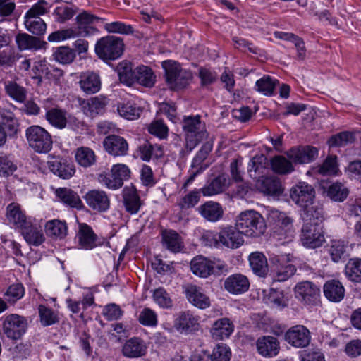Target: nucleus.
Segmentation results:
<instances>
[{"instance_id": "f257e3e1", "label": "nucleus", "mask_w": 361, "mask_h": 361, "mask_svg": "<svg viewBox=\"0 0 361 361\" xmlns=\"http://www.w3.org/2000/svg\"><path fill=\"white\" fill-rule=\"evenodd\" d=\"M182 126L185 135V149L180 151V154L184 157L207 138L208 133L199 115L184 116Z\"/></svg>"}, {"instance_id": "f03ea898", "label": "nucleus", "mask_w": 361, "mask_h": 361, "mask_svg": "<svg viewBox=\"0 0 361 361\" xmlns=\"http://www.w3.org/2000/svg\"><path fill=\"white\" fill-rule=\"evenodd\" d=\"M167 85L171 90H180L187 87L191 82L193 75L188 69L183 68L180 64L174 61H165L162 63Z\"/></svg>"}, {"instance_id": "7ed1b4c3", "label": "nucleus", "mask_w": 361, "mask_h": 361, "mask_svg": "<svg viewBox=\"0 0 361 361\" xmlns=\"http://www.w3.org/2000/svg\"><path fill=\"white\" fill-rule=\"evenodd\" d=\"M235 224L243 235L252 238L261 236L267 228L263 216L255 210L242 212L238 216Z\"/></svg>"}, {"instance_id": "20e7f679", "label": "nucleus", "mask_w": 361, "mask_h": 361, "mask_svg": "<svg viewBox=\"0 0 361 361\" xmlns=\"http://www.w3.org/2000/svg\"><path fill=\"white\" fill-rule=\"evenodd\" d=\"M293 259L290 255H273L269 257V276L274 282H284L296 272V267L290 262Z\"/></svg>"}, {"instance_id": "39448f33", "label": "nucleus", "mask_w": 361, "mask_h": 361, "mask_svg": "<svg viewBox=\"0 0 361 361\" xmlns=\"http://www.w3.org/2000/svg\"><path fill=\"white\" fill-rule=\"evenodd\" d=\"M25 137L28 145L35 152L40 154L49 152L53 145L51 135L44 128L33 125L25 130Z\"/></svg>"}, {"instance_id": "423d86ee", "label": "nucleus", "mask_w": 361, "mask_h": 361, "mask_svg": "<svg viewBox=\"0 0 361 361\" xmlns=\"http://www.w3.org/2000/svg\"><path fill=\"white\" fill-rule=\"evenodd\" d=\"M124 44L120 37L110 35L101 38L95 44V52L102 59L116 60L121 56Z\"/></svg>"}, {"instance_id": "0eeeda50", "label": "nucleus", "mask_w": 361, "mask_h": 361, "mask_svg": "<svg viewBox=\"0 0 361 361\" xmlns=\"http://www.w3.org/2000/svg\"><path fill=\"white\" fill-rule=\"evenodd\" d=\"M237 226H226L221 228L216 234L209 233L207 238H211L214 243H220L221 245L230 249H237L244 243V239Z\"/></svg>"}, {"instance_id": "6e6552de", "label": "nucleus", "mask_w": 361, "mask_h": 361, "mask_svg": "<svg viewBox=\"0 0 361 361\" xmlns=\"http://www.w3.org/2000/svg\"><path fill=\"white\" fill-rule=\"evenodd\" d=\"M294 293L295 298L305 305L316 306L319 303L320 288L312 281L298 283L294 288Z\"/></svg>"}, {"instance_id": "1a4fd4ad", "label": "nucleus", "mask_w": 361, "mask_h": 361, "mask_svg": "<svg viewBox=\"0 0 361 361\" xmlns=\"http://www.w3.org/2000/svg\"><path fill=\"white\" fill-rule=\"evenodd\" d=\"M212 148L213 142L210 140L207 141L202 145L201 148L192 160L190 169L189 170L190 176L185 182L183 188H186L195 180L197 175L202 173L209 167V164H205L204 161L212 152Z\"/></svg>"}, {"instance_id": "9d476101", "label": "nucleus", "mask_w": 361, "mask_h": 361, "mask_svg": "<svg viewBox=\"0 0 361 361\" xmlns=\"http://www.w3.org/2000/svg\"><path fill=\"white\" fill-rule=\"evenodd\" d=\"M28 326L26 317L17 314L5 317L3 322V331L6 336L12 340H18L25 334Z\"/></svg>"}, {"instance_id": "9b49d317", "label": "nucleus", "mask_w": 361, "mask_h": 361, "mask_svg": "<svg viewBox=\"0 0 361 361\" xmlns=\"http://www.w3.org/2000/svg\"><path fill=\"white\" fill-rule=\"evenodd\" d=\"M76 32L78 36L87 37L94 35L98 30L96 25L103 23L104 19L100 18L89 11L82 10L75 17Z\"/></svg>"}, {"instance_id": "f8f14e48", "label": "nucleus", "mask_w": 361, "mask_h": 361, "mask_svg": "<svg viewBox=\"0 0 361 361\" xmlns=\"http://www.w3.org/2000/svg\"><path fill=\"white\" fill-rule=\"evenodd\" d=\"M300 240L307 248L315 249L321 247L325 241L322 226L318 224H304L301 230Z\"/></svg>"}, {"instance_id": "ddd939ff", "label": "nucleus", "mask_w": 361, "mask_h": 361, "mask_svg": "<svg viewBox=\"0 0 361 361\" xmlns=\"http://www.w3.org/2000/svg\"><path fill=\"white\" fill-rule=\"evenodd\" d=\"M292 200L302 208H306L313 204L315 197V190L312 185L299 182L290 189Z\"/></svg>"}, {"instance_id": "4468645a", "label": "nucleus", "mask_w": 361, "mask_h": 361, "mask_svg": "<svg viewBox=\"0 0 361 361\" xmlns=\"http://www.w3.org/2000/svg\"><path fill=\"white\" fill-rule=\"evenodd\" d=\"M87 205L95 212H105L110 207V198L105 191L89 190L83 197Z\"/></svg>"}, {"instance_id": "2eb2a0df", "label": "nucleus", "mask_w": 361, "mask_h": 361, "mask_svg": "<svg viewBox=\"0 0 361 361\" xmlns=\"http://www.w3.org/2000/svg\"><path fill=\"white\" fill-rule=\"evenodd\" d=\"M286 155L296 164H308L313 161L318 156V150L312 146H300L290 149Z\"/></svg>"}, {"instance_id": "dca6fc26", "label": "nucleus", "mask_w": 361, "mask_h": 361, "mask_svg": "<svg viewBox=\"0 0 361 361\" xmlns=\"http://www.w3.org/2000/svg\"><path fill=\"white\" fill-rule=\"evenodd\" d=\"M286 341L296 348H305L310 342V332L303 325H296L290 328L285 334Z\"/></svg>"}, {"instance_id": "f3484780", "label": "nucleus", "mask_w": 361, "mask_h": 361, "mask_svg": "<svg viewBox=\"0 0 361 361\" xmlns=\"http://www.w3.org/2000/svg\"><path fill=\"white\" fill-rule=\"evenodd\" d=\"M21 234L30 245L39 246L45 241L42 226L31 219L21 228Z\"/></svg>"}, {"instance_id": "a211bd4d", "label": "nucleus", "mask_w": 361, "mask_h": 361, "mask_svg": "<svg viewBox=\"0 0 361 361\" xmlns=\"http://www.w3.org/2000/svg\"><path fill=\"white\" fill-rule=\"evenodd\" d=\"M224 287L231 294L240 295L248 290L250 281L246 276L234 274L225 279Z\"/></svg>"}, {"instance_id": "6ab92c4d", "label": "nucleus", "mask_w": 361, "mask_h": 361, "mask_svg": "<svg viewBox=\"0 0 361 361\" xmlns=\"http://www.w3.org/2000/svg\"><path fill=\"white\" fill-rule=\"evenodd\" d=\"M48 167L53 173L63 179L71 178L75 169L72 162L60 157H54L47 162Z\"/></svg>"}, {"instance_id": "aec40b11", "label": "nucleus", "mask_w": 361, "mask_h": 361, "mask_svg": "<svg viewBox=\"0 0 361 361\" xmlns=\"http://www.w3.org/2000/svg\"><path fill=\"white\" fill-rule=\"evenodd\" d=\"M184 293L188 300L200 309H206L210 306V299L206 295L202 288L192 284L185 287Z\"/></svg>"}, {"instance_id": "412c9836", "label": "nucleus", "mask_w": 361, "mask_h": 361, "mask_svg": "<svg viewBox=\"0 0 361 361\" xmlns=\"http://www.w3.org/2000/svg\"><path fill=\"white\" fill-rule=\"evenodd\" d=\"M256 187L267 195L279 196L283 192L281 183L276 176H262L257 180Z\"/></svg>"}, {"instance_id": "4be33fe9", "label": "nucleus", "mask_w": 361, "mask_h": 361, "mask_svg": "<svg viewBox=\"0 0 361 361\" xmlns=\"http://www.w3.org/2000/svg\"><path fill=\"white\" fill-rule=\"evenodd\" d=\"M103 145L109 154L115 157L126 155L128 150L127 141L123 137L115 135L105 137Z\"/></svg>"}, {"instance_id": "5701e85b", "label": "nucleus", "mask_w": 361, "mask_h": 361, "mask_svg": "<svg viewBox=\"0 0 361 361\" xmlns=\"http://www.w3.org/2000/svg\"><path fill=\"white\" fill-rule=\"evenodd\" d=\"M123 204L126 211L130 214H136L140 209L142 202L137 190L131 187H126L123 190Z\"/></svg>"}, {"instance_id": "b1692460", "label": "nucleus", "mask_w": 361, "mask_h": 361, "mask_svg": "<svg viewBox=\"0 0 361 361\" xmlns=\"http://www.w3.org/2000/svg\"><path fill=\"white\" fill-rule=\"evenodd\" d=\"M79 245L85 250H91L97 245V236L92 228L85 223L78 224V231L76 235Z\"/></svg>"}, {"instance_id": "393cba45", "label": "nucleus", "mask_w": 361, "mask_h": 361, "mask_svg": "<svg viewBox=\"0 0 361 361\" xmlns=\"http://www.w3.org/2000/svg\"><path fill=\"white\" fill-rule=\"evenodd\" d=\"M79 84L85 94H92L100 90L102 81L98 73L87 71L81 74Z\"/></svg>"}, {"instance_id": "a878e982", "label": "nucleus", "mask_w": 361, "mask_h": 361, "mask_svg": "<svg viewBox=\"0 0 361 361\" xmlns=\"http://www.w3.org/2000/svg\"><path fill=\"white\" fill-rule=\"evenodd\" d=\"M122 352L126 357L137 358L145 355L147 346L142 339L138 337H133L126 341L123 346Z\"/></svg>"}, {"instance_id": "bb28decb", "label": "nucleus", "mask_w": 361, "mask_h": 361, "mask_svg": "<svg viewBox=\"0 0 361 361\" xmlns=\"http://www.w3.org/2000/svg\"><path fill=\"white\" fill-rule=\"evenodd\" d=\"M109 101L106 97L102 95L92 97L87 99V102H83L82 111L86 116L94 117L105 111Z\"/></svg>"}, {"instance_id": "cd10ccee", "label": "nucleus", "mask_w": 361, "mask_h": 361, "mask_svg": "<svg viewBox=\"0 0 361 361\" xmlns=\"http://www.w3.org/2000/svg\"><path fill=\"white\" fill-rule=\"evenodd\" d=\"M229 185V179L226 174L221 173L212 178L201 188L204 196H212L223 192Z\"/></svg>"}, {"instance_id": "c85d7f7f", "label": "nucleus", "mask_w": 361, "mask_h": 361, "mask_svg": "<svg viewBox=\"0 0 361 361\" xmlns=\"http://www.w3.org/2000/svg\"><path fill=\"white\" fill-rule=\"evenodd\" d=\"M257 348L260 355L269 357L277 355L280 349L278 339L271 336L259 338L257 341Z\"/></svg>"}, {"instance_id": "c756f323", "label": "nucleus", "mask_w": 361, "mask_h": 361, "mask_svg": "<svg viewBox=\"0 0 361 361\" xmlns=\"http://www.w3.org/2000/svg\"><path fill=\"white\" fill-rule=\"evenodd\" d=\"M201 216L208 221L216 222L224 215L222 206L214 201H207L197 209Z\"/></svg>"}, {"instance_id": "7c9ffc66", "label": "nucleus", "mask_w": 361, "mask_h": 361, "mask_svg": "<svg viewBox=\"0 0 361 361\" xmlns=\"http://www.w3.org/2000/svg\"><path fill=\"white\" fill-rule=\"evenodd\" d=\"M190 269L196 276L207 278L213 272L214 263L206 257L199 255L190 262Z\"/></svg>"}, {"instance_id": "2f4dec72", "label": "nucleus", "mask_w": 361, "mask_h": 361, "mask_svg": "<svg viewBox=\"0 0 361 361\" xmlns=\"http://www.w3.org/2000/svg\"><path fill=\"white\" fill-rule=\"evenodd\" d=\"M270 164L268 159L264 154L255 156L249 163L248 173L250 176L255 179L258 180L262 176H264L266 171Z\"/></svg>"}, {"instance_id": "473e14b6", "label": "nucleus", "mask_w": 361, "mask_h": 361, "mask_svg": "<svg viewBox=\"0 0 361 361\" xmlns=\"http://www.w3.org/2000/svg\"><path fill=\"white\" fill-rule=\"evenodd\" d=\"M250 266L255 274L259 277H265L269 274L267 259L259 252H252L249 256Z\"/></svg>"}, {"instance_id": "72a5a7b5", "label": "nucleus", "mask_w": 361, "mask_h": 361, "mask_svg": "<svg viewBox=\"0 0 361 361\" xmlns=\"http://www.w3.org/2000/svg\"><path fill=\"white\" fill-rule=\"evenodd\" d=\"M324 296L331 302H338L343 300L345 288L338 280L327 281L323 287Z\"/></svg>"}, {"instance_id": "f704fd0d", "label": "nucleus", "mask_w": 361, "mask_h": 361, "mask_svg": "<svg viewBox=\"0 0 361 361\" xmlns=\"http://www.w3.org/2000/svg\"><path fill=\"white\" fill-rule=\"evenodd\" d=\"M233 331V325L228 318L215 321L210 330L212 336L216 340L228 338Z\"/></svg>"}, {"instance_id": "c9c22d12", "label": "nucleus", "mask_w": 361, "mask_h": 361, "mask_svg": "<svg viewBox=\"0 0 361 361\" xmlns=\"http://www.w3.org/2000/svg\"><path fill=\"white\" fill-rule=\"evenodd\" d=\"M47 110L45 118L52 126L58 129H63L68 123L67 112L59 108H50L44 106Z\"/></svg>"}, {"instance_id": "e433bc0d", "label": "nucleus", "mask_w": 361, "mask_h": 361, "mask_svg": "<svg viewBox=\"0 0 361 361\" xmlns=\"http://www.w3.org/2000/svg\"><path fill=\"white\" fill-rule=\"evenodd\" d=\"M16 42L20 50L37 51L44 47L45 42L27 33H20L16 37Z\"/></svg>"}, {"instance_id": "4c0bfd02", "label": "nucleus", "mask_w": 361, "mask_h": 361, "mask_svg": "<svg viewBox=\"0 0 361 361\" xmlns=\"http://www.w3.org/2000/svg\"><path fill=\"white\" fill-rule=\"evenodd\" d=\"M174 326L180 332H191L198 329L197 319L189 312H180L175 319Z\"/></svg>"}, {"instance_id": "58836bf2", "label": "nucleus", "mask_w": 361, "mask_h": 361, "mask_svg": "<svg viewBox=\"0 0 361 361\" xmlns=\"http://www.w3.org/2000/svg\"><path fill=\"white\" fill-rule=\"evenodd\" d=\"M324 192H326L327 196L336 202H343L348 195V188L341 183H334L329 184L324 182L321 184Z\"/></svg>"}, {"instance_id": "ea45409f", "label": "nucleus", "mask_w": 361, "mask_h": 361, "mask_svg": "<svg viewBox=\"0 0 361 361\" xmlns=\"http://www.w3.org/2000/svg\"><path fill=\"white\" fill-rule=\"evenodd\" d=\"M6 218L10 224L22 228L30 219H27L18 204L11 203L6 208Z\"/></svg>"}, {"instance_id": "a19ab883", "label": "nucleus", "mask_w": 361, "mask_h": 361, "mask_svg": "<svg viewBox=\"0 0 361 361\" xmlns=\"http://www.w3.org/2000/svg\"><path fill=\"white\" fill-rule=\"evenodd\" d=\"M163 245L173 252H179L184 247L183 240L179 234L173 230L162 231Z\"/></svg>"}, {"instance_id": "79ce46f5", "label": "nucleus", "mask_w": 361, "mask_h": 361, "mask_svg": "<svg viewBox=\"0 0 361 361\" xmlns=\"http://www.w3.org/2000/svg\"><path fill=\"white\" fill-rule=\"evenodd\" d=\"M44 228L47 235L54 239L64 238L68 232L66 223L59 219L48 221Z\"/></svg>"}, {"instance_id": "37998d69", "label": "nucleus", "mask_w": 361, "mask_h": 361, "mask_svg": "<svg viewBox=\"0 0 361 361\" xmlns=\"http://www.w3.org/2000/svg\"><path fill=\"white\" fill-rule=\"evenodd\" d=\"M135 83L146 87H152L156 82V75L152 69L146 66H140L135 69Z\"/></svg>"}, {"instance_id": "c03bdc74", "label": "nucleus", "mask_w": 361, "mask_h": 361, "mask_svg": "<svg viewBox=\"0 0 361 361\" xmlns=\"http://www.w3.org/2000/svg\"><path fill=\"white\" fill-rule=\"evenodd\" d=\"M56 196L65 204L77 209H81L82 202L77 192L68 188H59L56 191Z\"/></svg>"}, {"instance_id": "a18cd8bd", "label": "nucleus", "mask_w": 361, "mask_h": 361, "mask_svg": "<svg viewBox=\"0 0 361 361\" xmlns=\"http://www.w3.org/2000/svg\"><path fill=\"white\" fill-rule=\"evenodd\" d=\"M116 71L122 83L128 86L135 84V73L130 62L127 61L120 62L116 67Z\"/></svg>"}, {"instance_id": "49530a36", "label": "nucleus", "mask_w": 361, "mask_h": 361, "mask_svg": "<svg viewBox=\"0 0 361 361\" xmlns=\"http://www.w3.org/2000/svg\"><path fill=\"white\" fill-rule=\"evenodd\" d=\"M138 150L140 158L145 161H149L152 157L156 159L160 158L164 154L160 145H153L148 141H145L141 144L138 147Z\"/></svg>"}, {"instance_id": "de8ad7c7", "label": "nucleus", "mask_w": 361, "mask_h": 361, "mask_svg": "<svg viewBox=\"0 0 361 361\" xmlns=\"http://www.w3.org/2000/svg\"><path fill=\"white\" fill-rule=\"evenodd\" d=\"M302 209L304 211L302 215L304 224H318L320 225L324 219L323 209L321 206L313 203L312 205Z\"/></svg>"}, {"instance_id": "09e8293b", "label": "nucleus", "mask_w": 361, "mask_h": 361, "mask_svg": "<svg viewBox=\"0 0 361 361\" xmlns=\"http://www.w3.org/2000/svg\"><path fill=\"white\" fill-rule=\"evenodd\" d=\"M5 92L13 100L23 103L27 97V90L14 81L5 82Z\"/></svg>"}, {"instance_id": "8fccbe9b", "label": "nucleus", "mask_w": 361, "mask_h": 361, "mask_svg": "<svg viewBox=\"0 0 361 361\" xmlns=\"http://www.w3.org/2000/svg\"><path fill=\"white\" fill-rule=\"evenodd\" d=\"M270 165L273 171L279 174H287L294 170L292 163L286 157L278 155L270 161Z\"/></svg>"}, {"instance_id": "3c124183", "label": "nucleus", "mask_w": 361, "mask_h": 361, "mask_svg": "<svg viewBox=\"0 0 361 361\" xmlns=\"http://www.w3.org/2000/svg\"><path fill=\"white\" fill-rule=\"evenodd\" d=\"M345 274L347 278L355 283L361 282V259H350L345 265Z\"/></svg>"}, {"instance_id": "603ef678", "label": "nucleus", "mask_w": 361, "mask_h": 361, "mask_svg": "<svg viewBox=\"0 0 361 361\" xmlns=\"http://www.w3.org/2000/svg\"><path fill=\"white\" fill-rule=\"evenodd\" d=\"M347 247V243L345 241L341 240H331L329 249L331 259L335 262H338L345 259L348 256L346 253Z\"/></svg>"}, {"instance_id": "864d4df0", "label": "nucleus", "mask_w": 361, "mask_h": 361, "mask_svg": "<svg viewBox=\"0 0 361 361\" xmlns=\"http://www.w3.org/2000/svg\"><path fill=\"white\" fill-rule=\"evenodd\" d=\"M152 298L154 302L161 308L171 309L173 307V300L171 295L163 287H159L153 290Z\"/></svg>"}, {"instance_id": "5fc2aeb1", "label": "nucleus", "mask_w": 361, "mask_h": 361, "mask_svg": "<svg viewBox=\"0 0 361 361\" xmlns=\"http://www.w3.org/2000/svg\"><path fill=\"white\" fill-rule=\"evenodd\" d=\"M52 56L56 61L61 64H69L73 61L76 54L74 49L61 46L56 49Z\"/></svg>"}, {"instance_id": "6e6d98bb", "label": "nucleus", "mask_w": 361, "mask_h": 361, "mask_svg": "<svg viewBox=\"0 0 361 361\" xmlns=\"http://www.w3.org/2000/svg\"><path fill=\"white\" fill-rule=\"evenodd\" d=\"M77 162L83 167H89L93 165L96 161L93 150L89 147H81L75 152Z\"/></svg>"}, {"instance_id": "4d7b16f0", "label": "nucleus", "mask_w": 361, "mask_h": 361, "mask_svg": "<svg viewBox=\"0 0 361 361\" xmlns=\"http://www.w3.org/2000/svg\"><path fill=\"white\" fill-rule=\"evenodd\" d=\"M355 140V134L350 131H343L330 137L328 141L329 147H344L353 143Z\"/></svg>"}, {"instance_id": "13d9d810", "label": "nucleus", "mask_w": 361, "mask_h": 361, "mask_svg": "<svg viewBox=\"0 0 361 361\" xmlns=\"http://www.w3.org/2000/svg\"><path fill=\"white\" fill-rule=\"evenodd\" d=\"M278 80L269 75H264L255 83L256 90L266 96H271L274 93Z\"/></svg>"}, {"instance_id": "bf43d9fd", "label": "nucleus", "mask_w": 361, "mask_h": 361, "mask_svg": "<svg viewBox=\"0 0 361 361\" xmlns=\"http://www.w3.org/2000/svg\"><path fill=\"white\" fill-rule=\"evenodd\" d=\"M117 110L122 117L128 120L138 118L142 113V109L140 107L130 102L118 104Z\"/></svg>"}, {"instance_id": "052dcab7", "label": "nucleus", "mask_w": 361, "mask_h": 361, "mask_svg": "<svg viewBox=\"0 0 361 361\" xmlns=\"http://www.w3.org/2000/svg\"><path fill=\"white\" fill-rule=\"evenodd\" d=\"M40 322L43 326H48L59 322L58 315L50 308L43 305L38 307Z\"/></svg>"}, {"instance_id": "680f3d73", "label": "nucleus", "mask_w": 361, "mask_h": 361, "mask_svg": "<svg viewBox=\"0 0 361 361\" xmlns=\"http://www.w3.org/2000/svg\"><path fill=\"white\" fill-rule=\"evenodd\" d=\"M25 25L27 30L36 35H42L45 33L47 25L40 18H25Z\"/></svg>"}, {"instance_id": "e2e57ef3", "label": "nucleus", "mask_w": 361, "mask_h": 361, "mask_svg": "<svg viewBox=\"0 0 361 361\" xmlns=\"http://www.w3.org/2000/svg\"><path fill=\"white\" fill-rule=\"evenodd\" d=\"M201 189L192 190L179 200L178 204L181 209H188L194 207L200 201Z\"/></svg>"}, {"instance_id": "0e129e2a", "label": "nucleus", "mask_w": 361, "mask_h": 361, "mask_svg": "<svg viewBox=\"0 0 361 361\" xmlns=\"http://www.w3.org/2000/svg\"><path fill=\"white\" fill-rule=\"evenodd\" d=\"M139 322L145 326H156L158 323L157 314L152 309L145 307L139 314Z\"/></svg>"}, {"instance_id": "69168bd1", "label": "nucleus", "mask_w": 361, "mask_h": 361, "mask_svg": "<svg viewBox=\"0 0 361 361\" xmlns=\"http://www.w3.org/2000/svg\"><path fill=\"white\" fill-rule=\"evenodd\" d=\"M338 170L336 156H329L319 166L318 172L322 175H334Z\"/></svg>"}, {"instance_id": "338daca9", "label": "nucleus", "mask_w": 361, "mask_h": 361, "mask_svg": "<svg viewBox=\"0 0 361 361\" xmlns=\"http://www.w3.org/2000/svg\"><path fill=\"white\" fill-rule=\"evenodd\" d=\"M231 352L224 343L216 345L211 355V361H230Z\"/></svg>"}, {"instance_id": "774afa93", "label": "nucleus", "mask_w": 361, "mask_h": 361, "mask_svg": "<svg viewBox=\"0 0 361 361\" xmlns=\"http://www.w3.org/2000/svg\"><path fill=\"white\" fill-rule=\"evenodd\" d=\"M267 302L277 307H283L286 306L283 290L270 288L269 293L266 296Z\"/></svg>"}]
</instances>
